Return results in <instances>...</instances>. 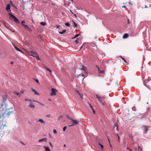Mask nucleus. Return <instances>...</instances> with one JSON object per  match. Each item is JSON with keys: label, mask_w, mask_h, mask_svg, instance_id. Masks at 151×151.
<instances>
[{"label": "nucleus", "mask_w": 151, "mask_h": 151, "mask_svg": "<svg viewBox=\"0 0 151 151\" xmlns=\"http://www.w3.org/2000/svg\"><path fill=\"white\" fill-rule=\"evenodd\" d=\"M145 8H147V5H145Z\"/></svg>", "instance_id": "nucleus-62"}, {"label": "nucleus", "mask_w": 151, "mask_h": 151, "mask_svg": "<svg viewBox=\"0 0 151 151\" xmlns=\"http://www.w3.org/2000/svg\"><path fill=\"white\" fill-rule=\"evenodd\" d=\"M10 64H14V62L12 61L11 62Z\"/></svg>", "instance_id": "nucleus-56"}, {"label": "nucleus", "mask_w": 151, "mask_h": 151, "mask_svg": "<svg viewBox=\"0 0 151 151\" xmlns=\"http://www.w3.org/2000/svg\"><path fill=\"white\" fill-rule=\"evenodd\" d=\"M28 101H29L30 102H31L32 101L30 99H28Z\"/></svg>", "instance_id": "nucleus-57"}, {"label": "nucleus", "mask_w": 151, "mask_h": 151, "mask_svg": "<svg viewBox=\"0 0 151 151\" xmlns=\"http://www.w3.org/2000/svg\"><path fill=\"white\" fill-rule=\"evenodd\" d=\"M77 93L80 96V97L82 99L83 98V95L81 94L80 93L79 91Z\"/></svg>", "instance_id": "nucleus-27"}, {"label": "nucleus", "mask_w": 151, "mask_h": 151, "mask_svg": "<svg viewBox=\"0 0 151 151\" xmlns=\"http://www.w3.org/2000/svg\"><path fill=\"white\" fill-rule=\"evenodd\" d=\"M67 118H68L69 119H70L71 120V119H72L69 116H68H68H67Z\"/></svg>", "instance_id": "nucleus-41"}, {"label": "nucleus", "mask_w": 151, "mask_h": 151, "mask_svg": "<svg viewBox=\"0 0 151 151\" xmlns=\"http://www.w3.org/2000/svg\"><path fill=\"white\" fill-rule=\"evenodd\" d=\"M10 8V6L9 4H8L7 5L6 7V9L7 11H8Z\"/></svg>", "instance_id": "nucleus-21"}, {"label": "nucleus", "mask_w": 151, "mask_h": 151, "mask_svg": "<svg viewBox=\"0 0 151 151\" xmlns=\"http://www.w3.org/2000/svg\"><path fill=\"white\" fill-rule=\"evenodd\" d=\"M89 105L90 106V107L92 109H93L92 106H91V105L90 104H89Z\"/></svg>", "instance_id": "nucleus-53"}, {"label": "nucleus", "mask_w": 151, "mask_h": 151, "mask_svg": "<svg viewBox=\"0 0 151 151\" xmlns=\"http://www.w3.org/2000/svg\"><path fill=\"white\" fill-rule=\"evenodd\" d=\"M49 144L50 145V146L51 147H52L53 146H52V143L50 142H49Z\"/></svg>", "instance_id": "nucleus-45"}, {"label": "nucleus", "mask_w": 151, "mask_h": 151, "mask_svg": "<svg viewBox=\"0 0 151 151\" xmlns=\"http://www.w3.org/2000/svg\"><path fill=\"white\" fill-rule=\"evenodd\" d=\"M92 111H93V113L94 114H95V112H96L95 111V110H94V109H92Z\"/></svg>", "instance_id": "nucleus-44"}, {"label": "nucleus", "mask_w": 151, "mask_h": 151, "mask_svg": "<svg viewBox=\"0 0 151 151\" xmlns=\"http://www.w3.org/2000/svg\"><path fill=\"white\" fill-rule=\"evenodd\" d=\"M31 89L32 90V91L34 92V94H37V95H39V94L38 93V92H37V91H36L35 90L33 89V88H31Z\"/></svg>", "instance_id": "nucleus-18"}, {"label": "nucleus", "mask_w": 151, "mask_h": 151, "mask_svg": "<svg viewBox=\"0 0 151 151\" xmlns=\"http://www.w3.org/2000/svg\"><path fill=\"white\" fill-rule=\"evenodd\" d=\"M52 93L50 94L51 96L56 95L55 93L58 91V90L55 88H52Z\"/></svg>", "instance_id": "nucleus-7"}, {"label": "nucleus", "mask_w": 151, "mask_h": 151, "mask_svg": "<svg viewBox=\"0 0 151 151\" xmlns=\"http://www.w3.org/2000/svg\"><path fill=\"white\" fill-rule=\"evenodd\" d=\"M122 59L125 62H126L125 59L124 58H122Z\"/></svg>", "instance_id": "nucleus-52"}, {"label": "nucleus", "mask_w": 151, "mask_h": 151, "mask_svg": "<svg viewBox=\"0 0 151 151\" xmlns=\"http://www.w3.org/2000/svg\"><path fill=\"white\" fill-rule=\"evenodd\" d=\"M24 91H20V93H24Z\"/></svg>", "instance_id": "nucleus-55"}, {"label": "nucleus", "mask_w": 151, "mask_h": 151, "mask_svg": "<svg viewBox=\"0 0 151 151\" xmlns=\"http://www.w3.org/2000/svg\"><path fill=\"white\" fill-rule=\"evenodd\" d=\"M127 148L128 150H129V151H132V150H131V149H129L128 148Z\"/></svg>", "instance_id": "nucleus-58"}, {"label": "nucleus", "mask_w": 151, "mask_h": 151, "mask_svg": "<svg viewBox=\"0 0 151 151\" xmlns=\"http://www.w3.org/2000/svg\"><path fill=\"white\" fill-rule=\"evenodd\" d=\"M1 113L2 114L4 118H8L10 114L12 113V112L8 111L7 110H6L2 111Z\"/></svg>", "instance_id": "nucleus-1"}, {"label": "nucleus", "mask_w": 151, "mask_h": 151, "mask_svg": "<svg viewBox=\"0 0 151 151\" xmlns=\"http://www.w3.org/2000/svg\"><path fill=\"white\" fill-rule=\"evenodd\" d=\"M70 12L71 13H72V14H73L74 13L72 12L71 10H70Z\"/></svg>", "instance_id": "nucleus-63"}, {"label": "nucleus", "mask_w": 151, "mask_h": 151, "mask_svg": "<svg viewBox=\"0 0 151 151\" xmlns=\"http://www.w3.org/2000/svg\"><path fill=\"white\" fill-rule=\"evenodd\" d=\"M66 31V30H64L62 31H60L59 32V33L60 34H63L65 33Z\"/></svg>", "instance_id": "nucleus-24"}, {"label": "nucleus", "mask_w": 151, "mask_h": 151, "mask_svg": "<svg viewBox=\"0 0 151 151\" xmlns=\"http://www.w3.org/2000/svg\"><path fill=\"white\" fill-rule=\"evenodd\" d=\"M144 84L150 90H151V82L149 80L147 79L145 80L144 82Z\"/></svg>", "instance_id": "nucleus-3"}, {"label": "nucleus", "mask_w": 151, "mask_h": 151, "mask_svg": "<svg viewBox=\"0 0 151 151\" xmlns=\"http://www.w3.org/2000/svg\"><path fill=\"white\" fill-rule=\"evenodd\" d=\"M20 142L21 144H22L23 145H25V144H24V142H22V141H20Z\"/></svg>", "instance_id": "nucleus-42"}, {"label": "nucleus", "mask_w": 151, "mask_h": 151, "mask_svg": "<svg viewBox=\"0 0 151 151\" xmlns=\"http://www.w3.org/2000/svg\"><path fill=\"white\" fill-rule=\"evenodd\" d=\"M25 100L26 101H28V99H25Z\"/></svg>", "instance_id": "nucleus-64"}, {"label": "nucleus", "mask_w": 151, "mask_h": 151, "mask_svg": "<svg viewBox=\"0 0 151 151\" xmlns=\"http://www.w3.org/2000/svg\"><path fill=\"white\" fill-rule=\"evenodd\" d=\"M148 127H146V126L144 127V129L145 130V132L146 133H147V132L148 131Z\"/></svg>", "instance_id": "nucleus-17"}, {"label": "nucleus", "mask_w": 151, "mask_h": 151, "mask_svg": "<svg viewBox=\"0 0 151 151\" xmlns=\"http://www.w3.org/2000/svg\"><path fill=\"white\" fill-rule=\"evenodd\" d=\"M34 101L38 103L41 106H44V105L42 104V103H41L40 102H37V101Z\"/></svg>", "instance_id": "nucleus-33"}, {"label": "nucleus", "mask_w": 151, "mask_h": 151, "mask_svg": "<svg viewBox=\"0 0 151 151\" xmlns=\"http://www.w3.org/2000/svg\"><path fill=\"white\" fill-rule=\"evenodd\" d=\"M73 14L74 15V16L76 17H77V16L76 14H74V13Z\"/></svg>", "instance_id": "nucleus-60"}, {"label": "nucleus", "mask_w": 151, "mask_h": 151, "mask_svg": "<svg viewBox=\"0 0 151 151\" xmlns=\"http://www.w3.org/2000/svg\"><path fill=\"white\" fill-rule=\"evenodd\" d=\"M25 23V22L24 21H22V24L24 26V24Z\"/></svg>", "instance_id": "nucleus-40"}, {"label": "nucleus", "mask_w": 151, "mask_h": 151, "mask_svg": "<svg viewBox=\"0 0 151 151\" xmlns=\"http://www.w3.org/2000/svg\"><path fill=\"white\" fill-rule=\"evenodd\" d=\"M83 76V77L84 76V74H82V75H81V74H79V75H77V76H76V77H77L78 78V77H79L80 76Z\"/></svg>", "instance_id": "nucleus-34"}, {"label": "nucleus", "mask_w": 151, "mask_h": 151, "mask_svg": "<svg viewBox=\"0 0 151 151\" xmlns=\"http://www.w3.org/2000/svg\"><path fill=\"white\" fill-rule=\"evenodd\" d=\"M67 127L66 126L64 127L63 128V131H65L67 129Z\"/></svg>", "instance_id": "nucleus-36"}, {"label": "nucleus", "mask_w": 151, "mask_h": 151, "mask_svg": "<svg viewBox=\"0 0 151 151\" xmlns=\"http://www.w3.org/2000/svg\"><path fill=\"white\" fill-rule=\"evenodd\" d=\"M24 27L29 31L30 32H31L32 31V30L31 29V28L28 27V26L27 25H24Z\"/></svg>", "instance_id": "nucleus-10"}, {"label": "nucleus", "mask_w": 151, "mask_h": 151, "mask_svg": "<svg viewBox=\"0 0 151 151\" xmlns=\"http://www.w3.org/2000/svg\"><path fill=\"white\" fill-rule=\"evenodd\" d=\"M4 118L2 116V114L1 113L0 114V125L2 124H5V126H6V123L3 122Z\"/></svg>", "instance_id": "nucleus-6"}, {"label": "nucleus", "mask_w": 151, "mask_h": 151, "mask_svg": "<svg viewBox=\"0 0 151 151\" xmlns=\"http://www.w3.org/2000/svg\"><path fill=\"white\" fill-rule=\"evenodd\" d=\"M76 92L77 93H78L79 92V91L77 89H76Z\"/></svg>", "instance_id": "nucleus-54"}, {"label": "nucleus", "mask_w": 151, "mask_h": 151, "mask_svg": "<svg viewBox=\"0 0 151 151\" xmlns=\"http://www.w3.org/2000/svg\"><path fill=\"white\" fill-rule=\"evenodd\" d=\"M15 49L16 50H17V51H19L21 52H22V51L21 50H20L19 48L17 47H16V48Z\"/></svg>", "instance_id": "nucleus-26"}, {"label": "nucleus", "mask_w": 151, "mask_h": 151, "mask_svg": "<svg viewBox=\"0 0 151 151\" xmlns=\"http://www.w3.org/2000/svg\"><path fill=\"white\" fill-rule=\"evenodd\" d=\"M116 135L118 136V141L119 142H120V138H119V136L118 134H117Z\"/></svg>", "instance_id": "nucleus-39"}, {"label": "nucleus", "mask_w": 151, "mask_h": 151, "mask_svg": "<svg viewBox=\"0 0 151 151\" xmlns=\"http://www.w3.org/2000/svg\"><path fill=\"white\" fill-rule=\"evenodd\" d=\"M36 57L37 59L38 60H39V58L38 57V56H37V55L36 56V57Z\"/></svg>", "instance_id": "nucleus-47"}, {"label": "nucleus", "mask_w": 151, "mask_h": 151, "mask_svg": "<svg viewBox=\"0 0 151 151\" xmlns=\"http://www.w3.org/2000/svg\"><path fill=\"white\" fill-rule=\"evenodd\" d=\"M71 121L72 122H73V124L71 125L70 126H73L75 125H77L78 124L79 122L76 120H73V119H71Z\"/></svg>", "instance_id": "nucleus-8"}, {"label": "nucleus", "mask_w": 151, "mask_h": 151, "mask_svg": "<svg viewBox=\"0 0 151 151\" xmlns=\"http://www.w3.org/2000/svg\"><path fill=\"white\" fill-rule=\"evenodd\" d=\"M43 147L45 149V151H51L50 149L47 146H43Z\"/></svg>", "instance_id": "nucleus-12"}, {"label": "nucleus", "mask_w": 151, "mask_h": 151, "mask_svg": "<svg viewBox=\"0 0 151 151\" xmlns=\"http://www.w3.org/2000/svg\"><path fill=\"white\" fill-rule=\"evenodd\" d=\"M30 53L31 55L34 57H36V56L37 55V54L35 52H33L32 51H31L30 52Z\"/></svg>", "instance_id": "nucleus-9"}, {"label": "nucleus", "mask_w": 151, "mask_h": 151, "mask_svg": "<svg viewBox=\"0 0 151 151\" xmlns=\"http://www.w3.org/2000/svg\"><path fill=\"white\" fill-rule=\"evenodd\" d=\"M40 24L42 26H45L46 24V23H44L43 22H41L40 23Z\"/></svg>", "instance_id": "nucleus-28"}, {"label": "nucleus", "mask_w": 151, "mask_h": 151, "mask_svg": "<svg viewBox=\"0 0 151 151\" xmlns=\"http://www.w3.org/2000/svg\"><path fill=\"white\" fill-rule=\"evenodd\" d=\"M127 23L128 24H129L130 23L129 20L128 19V20H127Z\"/></svg>", "instance_id": "nucleus-51"}, {"label": "nucleus", "mask_w": 151, "mask_h": 151, "mask_svg": "<svg viewBox=\"0 0 151 151\" xmlns=\"http://www.w3.org/2000/svg\"><path fill=\"white\" fill-rule=\"evenodd\" d=\"M81 70H83L84 71L85 73H87L86 68L84 65L82 66V68L81 69Z\"/></svg>", "instance_id": "nucleus-13"}, {"label": "nucleus", "mask_w": 151, "mask_h": 151, "mask_svg": "<svg viewBox=\"0 0 151 151\" xmlns=\"http://www.w3.org/2000/svg\"><path fill=\"white\" fill-rule=\"evenodd\" d=\"M47 141V139L46 138H43L39 140V142H46Z\"/></svg>", "instance_id": "nucleus-11"}, {"label": "nucleus", "mask_w": 151, "mask_h": 151, "mask_svg": "<svg viewBox=\"0 0 151 151\" xmlns=\"http://www.w3.org/2000/svg\"><path fill=\"white\" fill-rule=\"evenodd\" d=\"M122 8H125L126 7V6H122Z\"/></svg>", "instance_id": "nucleus-59"}, {"label": "nucleus", "mask_w": 151, "mask_h": 151, "mask_svg": "<svg viewBox=\"0 0 151 151\" xmlns=\"http://www.w3.org/2000/svg\"><path fill=\"white\" fill-rule=\"evenodd\" d=\"M65 25L68 27H70V24H69V23H65Z\"/></svg>", "instance_id": "nucleus-29"}, {"label": "nucleus", "mask_w": 151, "mask_h": 151, "mask_svg": "<svg viewBox=\"0 0 151 151\" xmlns=\"http://www.w3.org/2000/svg\"><path fill=\"white\" fill-rule=\"evenodd\" d=\"M7 98V96L6 95H4L2 96L3 101L2 103V106L5 105L6 106V100Z\"/></svg>", "instance_id": "nucleus-5"}, {"label": "nucleus", "mask_w": 151, "mask_h": 151, "mask_svg": "<svg viewBox=\"0 0 151 151\" xmlns=\"http://www.w3.org/2000/svg\"><path fill=\"white\" fill-rule=\"evenodd\" d=\"M78 41H79V39H76L75 41V42L77 43V44H78Z\"/></svg>", "instance_id": "nucleus-38"}, {"label": "nucleus", "mask_w": 151, "mask_h": 151, "mask_svg": "<svg viewBox=\"0 0 151 151\" xmlns=\"http://www.w3.org/2000/svg\"><path fill=\"white\" fill-rule=\"evenodd\" d=\"M99 144L101 146V148L103 149L104 148L103 145H102V144H101L99 142Z\"/></svg>", "instance_id": "nucleus-35"}, {"label": "nucleus", "mask_w": 151, "mask_h": 151, "mask_svg": "<svg viewBox=\"0 0 151 151\" xmlns=\"http://www.w3.org/2000/svg\"><path fill=\"white\" fill-rule=\"evenodd\" d=\"M129 36L127 34H124L123 36V38H127Z\"/></svg>", "instance_id": "nucleus-22"}, {"label": "nucleus", "mask_w": 151, "mask_h": 151, "mask_svg": "<svg viewBox=\"0 0 151 151\" xmlns=\"http://www.w3.org/2000/svg\"><path fill=\"white\" fill-rule=\"evenodd\" d=\"M114 128L116 130L117 129L118 127L117 125L115 124L114 126Z\"/></svg>", "instance_id": "nucleus-31"}, {"label": "nucleus", "mask_w": 151, "mask_h": 151, "mask_svg": "<svg viewBox=\"0 0 151 151\" xmlns=\"http://www.w3.org/2000/svg\"><path fill=\"white\" fill-rule=\"evenodd\" d=\"M29 106L31 108L34 109L35 108V105L32 103L30 104L29 105Z\"/></svg>", "instance_id": "nucleus-16"}, {"label": "nucleus", "mask_w": 151, "mask_h": 151, "mask_svg": "<svg viewBox=\"0 0 151 151\" xmlns=\"http://www.w3.org/2000/svg\"><path fill=\"white\" fill-rule=\"evenodd\" d=\"M73 22L74 24L73 26L74 27H76L78 26L77 24L73 20Z\"/></svg>", "instance_id": "nucleus-23"}, {"label": "nucleus", "mask_w": 151, "mask_h": 151, "mask_svg": "<svg viewBox=\"0 0 151 151\" xmlns=\"http://www.w3.org/2000/svg\"><path fill=\"white\" fill-rule=\"evenodd\" d=\"M5 126V124H1V125H0V136H1V129H2V127L4 128Z\"/></svg>", "instance_id": "nucleus-15"}, {"label": "nucleus", "mask_w": 151, "mask_h": 151, "mask_svg": "<svg viewBox=\"0 0 151 151\" xmlns=\"http://www.w3.org/2000/svg\"><path fill=\"white\" fill-rule=\"evenodd\" d=\"M96 97L100 103H101L103 105H104L105 103L104 101L105 98V97L103 96L102 97L97 94L96 95Z\"/></svg>", "instance_id": "nucleus-2"}, {"label": "nucleus", "mask_w": 151, "mask_h": 151, "mask_svg": "<svg viewBox=\"0 0 151 151\" xmlns=\"http://www.w3.org/2000/svg\"><path fill=\"white\" fill-rule=\"evenodd\" d=\"M9 15L10 16V17H11L9 18L10 19H12L11 18H12L14 19V22L17 24H19V20L14 15L12 14L11 13H9Z\"/></svg>", "instance_id": "nucleus-4"}, {"label": "nucleus", "mask_w": 151, "mask_h": 151, "mask_svg": "<svg viewBox=\"0 0 151 151\" xmlns=\"http://www.w3.org/2000/svg\"><path fill=\"white\" fill-rule=\"evenodd\" d=\"M38 122H40L42 124H45V122H44L42 119H39L38 121Z\"/></svg>", "instance_id": "nucleus-14"}, {"label": "nucleus", "mask_w": 151, "mask_h": 151, "mask_svg": "<svg viewBox=\"0 0 151 151\" xmlns=\"http://www.w3.org/2000/svg\"><path fill=\"white\" fill-rule=\"evenodd\" d=\"M98 70H99V72L100 73H104V70H100L99 69V68H98Z\"/></svg>", "instance_id": "nucleus-25"}, {"label": "nucleus", "mask_w": 151, "mask_h": 151, "mask_svg": "<svg viewBox=\"0 0 151 151\" xmlns=\"http://www.w3.org/2000/svg\"><path fill=\"white\" fill-rule=\"evenodd\" d=\"M46 117L48 118H50V115H47L46 116Z\"/></svg>", "instance_id": "nucleus-48"}, {"label": "nucleus", "mask_w": 151, "mask_h": 151, "mask_svg": "<svg viewBox=\"0 0 151 151\" xmlns=\"http://www.w3.org/2000/svg\"><path fill=\"white\" fill-rule=\"evenodd\" d=\"M138 151H142V149L141 148H139Z\"/></svg>", "instance_id": "nucleus-46"}, {"label": "nucleus", "mask_w": 151, "mask_h": 151, "mask_svg": "<svg viewBox=\"0 0 151 151\" xmlns=\"http://www.w3.org/2000/svg\"><path fill=\"white\" fill-rule=\"evenodd\" d=\"M13 93L17 95H19V93L17 92L16 91H14Z\"/></svg>", "instance_id": "nucleus-32"}, {"label": "nucleus", "mask_w": 151, "mask_h": 151, "mask_svg": "<svg viewBox=\"0 0 151 151\" xmlns=\"http://www.w3.org/2000/svg\"><path fill=\"white\" fill-rule=\"evenodd\" d=\"M83 47V45H82V46L81 47L80 49L79 50H81L82 48Z\"/></svg>", "instance_id": "nucleus-61"}, {"label": "nucleus", "mask_w": 151, "mask_h": 151, "mask_svg": "<svg viewBox=\"0 0 151 151\" xmlns=\"http://www.w3.org/2000/svg\"><path fill=\"white\" fill-rule=\"evenodd\" d=\"M35 81L36 82L38 83H39V82L38 80L36 79H34Z\"/></svg>", "instance_id": "nucleus-43"}, {"label": "nucleus", "mask_w": 151, "mask_h": 151, "mask_svg": "<svg viewBox=\"0 0 151 151\" xmlns=\"http://www.w3.org/2000/svg\"><path fill=\"white\" fill-rule=\"evenodd\" d=\"M44 68H45L48 71H49L50 72V74L51 73L52 71L50 70L49 68H47L45 66H44Z\"/></svg>", "instance_id": "nucleus-20"}, {"label": "nucleus", "mask_w": 151, "mask_h": 151, "mask_svg": "<svg viewBox=\"0 0 151 151\" xmlns=\"http://www.w3.org/2000/svg\"><path fill=\"white\" fill-rule=\"evenodd\" d=\"M12 45H13V47H14V48H16V47H17L16 46V45L12 43Z\"/></svg>", "instance_id": "nucleus-49"}, {"label": "nucleus", "mask_w": 151, "mask_h": 151, "mask_svg": "<svg viewBox=\"0 0 151 151\" xmlns=\"http://www.w3.org/2000/svg\"><path fill=\"white\" fill-rule=\"evenodd\" d=\"M2 24L6 28H7V29H9V27L6 26V23H5L4 22H2Z\"/></svg>", "instance_id": "nucleus-19"}, {"label": "nucleus", "mask_w": 151, "mask_h": 151, "mask_svg": "<svg viewBox=\"0 0 151 151\" xmlns=\"http://www.w3.org/2000/svg\"><path fill=\"white\" fill-rule=\"evenodd\" d=\"M80 35V34H76L74 37L72 38V39L75 38Z\"/></svg>", "instance_id": "nucleus-30"}, {"label": "nucleus", "mask_w": 151, "mask_h": 151, "mask_svg": "<svg viewBox=\"0 0 151 151\" xmlns=\"http://www.w3.org/2000/svg\"><path fill=\"white\" fill-rule=\"evenodd\" d=\"M63 117V116L62 115L60 116L59 118L58 119V120H59L61 118H62Z\"/></svg>", "instance_id": "nucleus-50"}, {"label": "nucleus", "mask_w": 151, "mask_h": 151, "mask_svg": "<svg viewBox=\"0 0 151 151\" xmlns=\"http://www.w3.org/2000/svg\"><path fill=\"white\" fill-rule=\"evenodd\" d=\"M53 132L55 134H56L57 133V131L55 129H54L53 130Z\"/></svg>", "instance_id": "nucleus-37"}]
</instances>
